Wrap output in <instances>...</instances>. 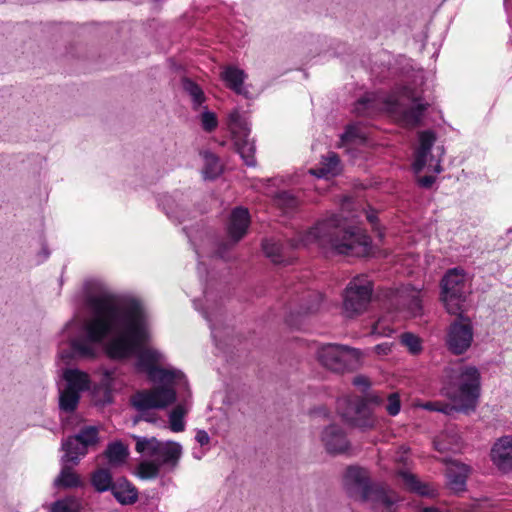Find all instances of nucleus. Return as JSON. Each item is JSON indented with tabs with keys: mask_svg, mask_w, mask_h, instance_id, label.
I'll return each instance as SVG.
<instances>
[{
	"mask_svg": "<svg viewBox=\"0 0 512 512\" xmlns=\"http://www.w3.org/2000/svg\"><path fill=\"white\" fill-rule=\"evenodd\" d=\"M358 412L359 413L354 416L351 425L363 429L371 428L374 426L375 421L372 418L371 411L365 401L362 403Z\"/></svg>",
	"mask_w": 512,
	"mask_h": 512,
	"instance_id": "obj_37",
	"label": "nucleus"
},
{
	"mask_svg": "<svg viewBox=\"0 0 512 512\" xmlns=\"http://www.w3.org/2000/svg\"><path fill=\"white\" fill-rule=\"evenodd\" d=\"M308 297V303L301 308V313L305 315L316 313L323 302V295L319 292H312Z\"/></svg>",
	"mask_w": 512,
	"mask_h": 512,
	"instance_id": "obj_41",
	"label": "nucleus"
},
{
	"mask_svg": "<svg viewBox=\"0 0 512 512\" xmlns=\"http://www.w3.org/2000/svg\"><path fill=\"white\" fill-rule=\"evenodd\" d=\"M81 485L79 476L72 470L68 463L62 462L60 474L54 480L57 488H74Z\"/></svg>",
	"mask_w": 512,
	"mask_h": 512,
	"instance_id": "obj_29",
	"label": "nucleus"
},
{
	"mask_svg": "<svg viewBox=\"0 0 512 512\" xmlns=\"http://www.w3.org/2000/svg\"><path fill=\"white\" fill-rule=\"evenodd\" d=\"M434 447L436 450L440 451V452H443L446 450V447L443 446L438 440H435L434 441Z\"/></svg>",
	"mask_w": 512,
	"mask_h": 512,
	"instance_id": "obj_55",
	"label": "nucleus"
},
{
	"mask_svg": "<svg viewBox=\"0 0 512 512\" xmlns=\"http://www.w3.org/2000/svg\"><path fill=\"white\" fill-rule=\"evenodd\" d=\"M372 284L366 276L353 278L343 293L342 312L345 317L353 318L363 313L371 300Z\"/></svg>",
	"mask_w": 512,
	"mask_h": 512,
	"instance_id": "obj_11",
	"label": "nucleus"
},
{
	"mask_svg": "<svg viewBox=\"0 0 512 512\" xmlns=\"http://www.w3.org/2000/svg\"><path fill=\"white\" fill-rule=\"evenodd\" d=\"M397 303L413 316L421 314V290L411 285H404L397 290Z\"/></svg>",
	"mask_w": 512,
	"mask_h": 512,
	"instance_id": "obj_20",
	"label": "nucleus"
},
{
	"mask_svg": "<svg viewBox=\"0 0 512 512\" xmlns=\"http://www.w3.org/2000/svg\"><path fill=\"white\" fill-rule=\"evenodd\" d=\"M203 160H204V167H203V176L205 179H215L217 178L221 172H222V165L219 161V158L209 152L204 151L202 153Z\"/></svg>",
	"mask_w": 512,
	"mask_h": 512,
	"instance_id": "obj_31",
	"label": "nucleus"
},
{
	"mask_svg": "<svg viewBox=\"0 0 512 512\" xmlns=\"http://www.w3.org/2000/svg\"><path fill=\"white\" fill-rule=\"evenodd\" d=\"M374 350L379 355H387L391 351V346L388 343H382L376 345Z\"/></svg>",
	"mask_w": 512,
	"mask_h": 512,
	"instance_id": "obj_50",
	"label": "nucleus"
},
{
	"mask_svg": "<svg viewBox=\"0 0 512 512\" xmlns=\"http://www.w3.org/2000/svg\"><path fill=\"white\" fill-rule=\"evenodd\" d=\"M150 312L146 301L137 294H130V359L135 360V369L146 374L158 386L134 394L130 401L139 412L133 424L144 420L155 423L157 418L152 410L163 409L176 401L177 385H187L185 375L175 368H161L165 356L151 342Z\"/></svg>",
	"mask_w": 512,
	"mask_h": 512,
	"instance_id": "obj_2",
	"label": "nucleus"
},
{
	"mask_svg": "<svg viewBox=\"0 0 512 512\" xmlns=\"http://www.w3.org/2000/svg\"><path fill=\"white\" fill-rule=\"evenodd\" d=\"M86 318L75 315L63 328L67 347L60 348L62 359H94L105 341L110 359L128 357V304L105 291L89 293L84 301Z\"/></svg>",
	"mask_w": 512,
	"mask_h": 512,
	"instance_id": "obj_1",
	"label": "nucleus"
},
{
	"mask_svg": "<svg viewBox=\"0 0 512 512\" xmlns=\"http://www.w3.org/2000/svg\"><path fill=\"white\" fill-rule=\"evenodd\" d=\"M397 476L409 491L426 497H435L437 495V490L432 485L421 482L416 475L411 473L409 470L399 469Z\"/></svg>",
	"mask_w": 512,
	"mask_h": 512,
	"instance_id": "obj_21",
	"label": "nucleus"
},
{
	"mask_svg": "<svg viewBox=\"0 0 512 512\" xmlns=\"http://www.w3.org/2000/svg\"><path fill=\"white\" fill-rule=\"evenodd\" d=\"M182 88L191 98L192 108L198 110L206 100L202 88L189 78L182 79Z\"/></svg>",
	"mask_w": 512,
	"mask_h": 512,
	"instance_id": "obj_30",
	"label": "nucleus"
},
{
	"mask_svg": "<svg viewBox=\"0 0 512 512\" xmlns=\"http://www.w3.org/2000/svg\"><path fill=\"white\" fill-rule=\"evenodd\" d=\"M99 373L101 374L100 384L105 390V402H110V393L116 391L122 381L120 380V374L117 368H100Z\"/></svg>",
	"mask_w": 512,
	"mask_h": 512,
	"instance_id": "obj_24",
	"label": "nucleus"
},
{
	"mask_svg": "<svg viewBox=\"0 0 512 512\" xmlns=\"http://www.w3.org/2000/svg\"><path fill=\"white\" fill-rule=\"evenodd\" d=\"M186 414V410L183 406H176L169 414L170 429L173 432H182L185 428V422L183 420Z\"/></svg>",
	"mask_w": 512,
	"mask_h": 512,
	"instance_id": "obj_38",
	"label": "nucleus"
},
{
	"mask_svg": "<svg viewBox=\"0 0 512 512\" xmlns=\"http://www.w3.org/2000/svg\"><path fill=\"white\" fill-rule=\"evenodd\" d=\"M393 331L394 329L386 324V320L384 318H380L373 324L371 333L378 336H390Z\"/></svg>",
	"mask_w": 512,
	"mask_h": 512,
	"instance_id": "obj_45",
	"label": "nucleus"
},
{
	"mask_svg": "<svg viewBox=\"0 0 512 512\" xmlns=\"http://www.w3.org/2000/svg\"><path fill=\"white\" fill-rule=\"evenodd\" d=\"M423 512H439V511H437L433 508H425V509H423Z\"/></svg>",
	"mask_w": 512,
	"mask_h": 512,
	"instance_id": "obj_56",
	"label": "nucleus"
},
{
	"mask_svg": "<svg viewBox=\"0 0 512 512\" xmlns=\"http://www.w3.org/2000/svg\"><path fill=\"white\" fill-rule=\"evenodd\" d=\"M466 313L453 314L456 318L446 328L445 346L455 356L465 354L472 347L474 341L473 322Z\"/></svg>",
	"mask_w": 512,
	"mask_h": 512,
	"instance_id": "obj_9",
	"label": "nucleus"
},
{
	"mask_svg": "<svg viewBox=\"0 0 512 512\" xmlns=\"http://www.w3.org/2000/svg\"><path fill=\"white\" fill-rule=\"evenodd\" d=\"M440 402H428L423 407L430 411H439Z\"/></svg>",
	"mask_w": 512,
	"mask_h": 512,
	"instance_id": "obj_53",
	"label": "nucleus"
},
{
	"mask_svg": "<svg viewBox=\"0 0 512 512\" xmlns=\"http://www.w3.org/2000/svg\"><path fill=\"white\" fill-rule=\"evenodd\" d=\"M395 461L398 462V463H403L404 465H406V463L408 461L407 450L398 452L397 456L395 457Z\"/></svg>",
	"mask_w": 512,
	"mask_h": 512,
	"instance_id": "obj_51",
	"label": "nucleus"
},
{
	"mask_svg": "<svg viewBox=\"0 0 512 512\" xmlns=\"http://www.w3.org/2000/svg\"><path fill=\"white\" fill-rule=\"evenodd\" d=\"M195 439L201 446L208 445L210 442V437L205 430H198Z\"/></svg>",
	"mask_w": 512,
	"mask_h": 512,
	"instance_id": "obj_49",
	"label": "nucleus"
},
{
	"mask_svg": "<svg viewBox=\"0 0 512 512\" xmlns=\"http://www.w3.org/2000/svg\"><path fill=\"white\" fill-rule=\"evenodd\" d=\"M469 468L458 462L450 463L446 468L447 486L455 493L465 490Z\"/></svg>",
	"mask_w": 512,
	"mask_h": 512,
	"instance_id": "obj_22",
	"label": "nucleus"
},
{
	"mask_svg": "<svg viewBox=\"0 0 512 512\" xmlns=\"http://www.w3.org/2000/svg\"><path fill=\"white\" fill-rule=\"evenodd\" d=\"M82 510V502L75 496L59 499L50 506V512H82Z\"/></svg>",
	"mask_w": 512,
	"mask_h": 512,
	"instance_id": "obj_32",
	"label": "nucleus"
},
{
	"mask_svg": "<svg viewBox=\"0 0 512 512\" xmlns=\"http://www.w3.org/2000/svg\"><path fill=\"white\" fill-rule=\"evenodd\" d=\"M274 203L284 213H291L299 206V200L288 191H280L274 196Z\"/></svg>",
	"mask_w": 512,
	"mask_h": 512,
	"instance_id": "obj_35",
	"label": "nucleus"
},
{
	"mask_svg": "<svg viewBox=\"0 0 512 512\" xmlns=\"http://www.w3.org/2000/svg\"><path fill=\"white\" fill-rule=\"evenodd\" d=\"M385 410L390 416H396L401 409L400 397L397 392L390 393L386 397Z\"/></svg>",
	"mask_w": 512,
	"mask_h": 512,
	"instance_id": "obj_43",
	"label": "nucleus"
},
{
	"mask_svg": "<svg viewBox=\"0 0 512 512\" xmlns=\"http://www.w3.org/2000/svg\"><path fill=\"white\" fill-rule=\"evenodd\" d=\"M138 499L137 489L133 486H130V505L135 503Z\"/></svg>",
	"mask_w": 512,
	"mask_h": 512,
	"instance_id": "obj_54",
	"label": "nucleus"
},
{
	"mask_svg": "<svg viewBox=\"0 0 512 512\" xmlns=\"http://www.w3.org/2000/svg\"><path fill=\"white\" fill-rule=\"evenodd\" d=\"M201 265H202L201 263H199V265H198V272H199V273H201V269H202V268H201Z\"/></svg>",
	"mask_w": 512,
	"mask_h": 512,
	"instance_id": "obj_57",
	"label": "nucleus"
},
{
	"mask_svg": "<svg viewBox=\"0 0 512 512\" xmlns=\"http://www.w3.org/2000/svg\"><path fill=\"white\" fill-rule=\"evenodd\" d=\"M445 394L466 414L474 412L480 398L481 374L479 369L470 364L456 362L445 369Z\"/></svg>",
	"mask_w": 512,
	"mask_h": 512,
	"instance_id": "obj_6",
	"label": "nucleus"
},
{
	"mask_svg": "<svg viewBox=\"0 0 512 512\" xmlns=\"http://www.w3.org/2000/svg\"><path fill=\"white\" fill-rule=\"evenodd\" d=\"M401 344L408 348L411 354H418L422 350L421 340L413 333L405 332L400 338Z\"/></svg>",
	"mask_w": 512,
	"mask_h": 512,
	"instance_id": "obj_40",
	"label": "nucleus"
},
{
	"mask_svg": "<svg viewBox=\"0 0 512 512\" xmlns=\"http://www.w3.org/2000/svg\"><path fill=\"white\" fill-rule=\"evenodd\" d=\"M135 440V451L144 458L137 467L136 475L141 479H155L160 470L173 471L179 465L183 447L179 442L160 441L156 437L131 436Z\"/></svg>",
	"mask_w": 512,
	"mask_h": 512,
	"instance_id": "obj_5",
	"label": "nucleus"
},
{
	"mask_svg": "<svg viewBox=\"0 0 512 512\" xmlns=\"http://www.w3.org/2000/svg\"><path fill=\"white\" fill-rule=\"evenodd\" d=\"M204 300L205 304L203 306H199V300H194V305L196 309L201 310L204 318L209 323L212 337L216 339L218 325L222 324L224 313L211 293L205 292Z\"/></svg>",
	"mask_w": 512,
	"mask_h": 512,
	"instance_id": "obj_17",
	"label": "nucleus"
},
{
	"mask_svg": "<svg viewBox=\"0 0 512 512\" xmlns=\"http://www.w3.org/2000/svg\"><path fill=\"white\" fill-rule=\"evenodd\" d=\"M80 395L66 388L60 390L59 393V409L64 413L74 412L79 404Z\"/></svg>",
	"mask_w": 512,
	"mask_h": 512,
	"instance_id": "obj_33",
	"label": "nucleus"
},
{
	"mask_svg": "<svg viewBox=\"0 0 512 512\" xmlns=\"http://www.w3.org/2000/svg\"><path fill=\"white\" fill-rule=\"evenodd\" d=\"M247 75L244 70L234 66H227L221 72V78L226 82L227 86L237 94L244 93L243 83Z\"/></svg>",
	"mask_w": 512,
	"mask_h": 512,
	"instance_id": "obj_25",
	"label": "nucleus"
},
{
	"mask_svg": "<svg viewBox=\"0 0 512 512\" xmlns=\"http://www.w3.org/2000/svg\"><path fill=\"white\" fill-rule=\"evenodd\" d=\"M353 384L357 387H360L363 391H366L370 387V382L368 378L362 375L356 376L353 379Z\"/></svg>",
	"mask_w": 512,
	"mask_h": 512,
	"instance_id": "obj_47",
	"label": "nucleus"
},
{
	"mask_svg": "<svg viewBox=\"0 0 512 512\" xmlns=\"http://www.w3.org/2000/svg\"><path fill=\"white\" fill-rule=\"evenodd\" d=\"M442 301L449 314L468 312L470 290L462 270L450 269L442 279Z\"/></svg>",
	"mask_w": 512,
	"mask_h": 512,
	"instance_id": "obj_8",
	"label": "nucleus"
},
{
	"mask_svg": "<svg viewBox=\"0 0 512 512\" xmlns=\"http://www.w3.org/2000/svg\"><path fill=\"white\" fill-rule=\"evenodd\" d=\"M339 157L334 152H329L327 157L324 159L323 167L319 170V173H315L318 177H325L328 174L335 175L338 172Z\"/></svg>",
	"mask_w": 512,
	"mask_h": 512,
	"instance_id": "obj_39",
	"label": "nucleus"
},
{
	"mask_svg": "<svg viewBox=\"0 0 512 512\" xmlns=\"http://www.w3.org/2000/svg\"><path fill=\"white\" fill-rule=\"evenodd\" d=\"M439 408L440 409L438 412H442L446 415H451L454 412L466 413V411L459 408V403H453V402H452V404L440 403Z\"/></svg>",
	"mask_w": 512,
	"mask_h": 512,
	"instance_id": "obj_46",
	"label": "nucleus"
},
{
	"mask_svg": "<svg viewBox=\"0 0 512 512\" xmlns=\"http://www.w3.org/2000/svg\"><path fill=\"white\" fill-rule=\"evenodd\" d=\"M91 484L97 492L111 490L114 497L123 505L128 504V488L118 490L113 484L112 475L107 468H98L91 474Z\"/></svg>",
	"mask_w": 512,
	"mask_h": 512,
	"instance_id": "obj_16",
	"label": "nucleus"
},
{
	"mask_svg": "<svg viewBox=\"0 0 512 512\" xmlns=\"http://www.w3.org/2000/svg\"><path fill=\"white\" fill-rule=\"evenodd\" d=\"M428 106L413 88L403 86L385 98L374 95L360 98L354 105V112L360 116H373L377 110L384 109L398 116L404 125L416 127Z\"/></svg>",
	"mask_w": 512,
	"mask_h": 512,
	"instance_id": "obj_4",
	"label": "nucleus"
},
{
	"mask_svg": "<svg viewBox=\"0 0 512 512\" xmlns=\"http://www.w3.org/2000/svg\"><path fill=\"white\" fill-rule=\"evenodd\" d=\"M366 219L369 223L372 225L376 224L377 222V215L376 212L373 210L365 211Z\"/></svg>",
	"mask_w": 512,
	"mask_h": 512,
	"instance_id": "obj_52",
	"label": "nucleus"
},
{
	"mask_svg": "<svg viewBox=\"0 0 512 512\" xmlns=\"http://www.w3.org/2000/svg\"><path fill=\"white\" fill-rule=\"evenodd\" d=\"M317 357L325 368L336 373H344L358 366L361 353L348 346L326 344L318 349Z\"/></svg>",
	"mask_w": 512,
	"mask_h": 512,
	"instance_id": "obj_10",
	"label": "nucleus"
},
{
	"mask_svg": "<svg viewBox=\"0 0 512 512\" xmlns=\"http://www.w3.org/2000/svg\"><path fill=\"white\" fill-rule=\"evenodd\" d=\"M250 224V216L247 209L235 208L230 215L227 226L228 240L218 243L215 255L225 258V253L236 245L247 233Z\"/></svg>",
	"mask_w": 512,
	"mask_h": 512,
	"instance_id": "obj_13",
	"label": "nucleus"
},
{
	"mask_svg": "<svg viewBox=\"0 0 512 512\" xmlns=\"http://www.w3.org/2000/svg\"><path fill=\"white\" fill-rule=\"evenodd\" d=\"M200 120H201L202 128L206 132H212L218 126V120H217L216 114L211 111H208L207 109H205L201 113Z\"/></svg>",
	"mask_w": 512,
	"mask_h": 512,
	"instance_id": "obj_44",
	"label": "nucleus"
},
{
	"mask_svg": "<svg viewBox=\"0 0 512 512\" xmlns=\"http://www.w3.org/2000/svg\"><path fill=\"white\" fill-rule=\"evenodd\" d=\"M228 127L233 137L237 135L249 136V128L236 109L230 112L228 116Z\"/></svg>",
	"mask_w": 512,
	"mask_h": 512,
	"instance_id": "obj_36",
	"label": "nucleus"
},
{
	"mask_svg": "<svg viewBox=\"0 0 512 512\" xmlns=\"http://www.w3.org/2000/svg\"><path fill=\"white\" fill-rule=\"evenodd\" d=\"M365 136L360 127L356 124L348 125L345 132L341 135V142L348 143L354 141H363Z\"/></svg>",
	"mask_w": 512,
	"mask_h": 512,
	"instance_id": "obj_42",
	"label": "nucleus"
},
{
	"mask_svg": "<svg viewBox=\"0 0 512 512\" xmlns=\"http://www.w3.org/2000/svg\"><path fill=\"white\" fill-rule=\"evenodd\" d=\"M321 442L329 454H341L349 448L345 432L335 424H330L322 430Z\"/></svg>",
	"mask_w": 512,
	"mask_h": 512,
	"instance_id": "obj_15",
	"label": "nucleus"
},
{
	"mask_svg": "<svg viewBox=\"0 0 512 512\" xmlns=\"http://www.w3.org/2000/svg\"><path fill=\"white\" fill-rule=\"evenodd\" d=\"M102 456L110 467H118L126 462L128 450L121 441H114L108 444Z\"/></svg>",
	"mask_w": 512,
	"mask_h": 512,
	"instance_id": "obj_26",
	"label": "nucleus"
},
{
	"mask_svg": "<svg viewBox=\"0 0 512 512\" xmlns=\"http://www.w3.org/2000/svg\"><path fill=\"white\" fill-rule=\"evenodd\" d=\"M262 248L265 255L274 263H283L285 261L283 244L273 239H266L262 243Z\"/></svg>",
	"mask_w": 512,
	"mask_h": 512,
	"instance_id": "obj_34",
	"label": "nucleus"
},
{
	"mask_svg": "<svg viewBox=\"0 0 512 512\" xmlns=\"http://www.w3.org/2000/svg\"><path fill=\"white\" fill-rule=\"evenodd\" d=\"M363 402L364 400L360 397L342 398L337 403V410L341 417L351 424Z\"/></svg>",
	"mask_w": 512,
	"mask_h": 512,
	"instance_id": "obj_28",
	"label": "nucleus"
},
{
	"mask_svg": "<svg viewBox=\"0 0 512 512\" xmlns=\"http://www.w3.org/2000/svg\"><path fill=\"white\" fill-rule=\"evenodd\" d=\"M344 486L349 495L378 512H395L399 501L397 494L382 484H371L366 469L357 466L347 468Z\"/></svg>",
	"mask_w": 512,
	"mask_h": 512,
	"instance_id": "obj_7",
	"label": "nucleus"
},
{
	"mask_svg": "<svg viewBox=\"0 0 512 512\" xmlns=\"http://www.w3.org/2000/svg\"><path fill=\"white\" fill-rule=\"evenodd\" d=\"M99 442L98 429L95 426H86L80 431L62 443L64 455L61 458L63 463H72L77 465L81 457H84L89 447Z\"/></svg>",
	"mask_w": 512,
	"mask_h": 512,
	"instance_id": "obj_12",
	"label": "nucleus"
},
{
	"mask_svg": "<svg viewBox=\"0 0 512 512\" xmlns=\"http://www.w3.org/2000/svg\"><path fill=\"white\" fill-rule=\"evenodd\" d=\"M352 206L347 198L342 203L341 214L319 221L314 227L289 241L291 248L315 243L325 252L351 256H365L370 250V237L359 227L348 223L344 213Z\"/></svg>",
	"mask_w": 512,
	"mask_h": 512,
	"instance_id": "obj_3",
	"label": "nucleus"
},
{
	"mask_svg": "<svg viewBox=\"0 0 512 512\" xmlns=\"http://www.w3.org/2000/svg\"><path fill=\"white\" fill-rule=\"evenodd\" d=\"M491 459L500 471H512V436L501 437L495 442L491 449Z\"/></svg>",
	"mask_w": 512,
	"mask_h": 512,
	"instance_id": "obj_18",
	"label": "nucleus"
},
{
	"mask_svg": "<svg viewBox=\"0 0 512 512\" xmlns=\"http://www.w3.org/2000/svg\"><path fill=\"white\" fill-rule=\"evenodd\" d=\"M435 180H436L435 176L426 175V176L418 178L417 182H418L419 186L428 189L433 185Z\"/></svg>",
	"mask_w": 512,
	"mask_h": 512,
	"instance_id": "obj_48",
	"label": "nucleus"
},
{
	"mask_svg": "<svg viewBox=\"0 0 512 512\" xmlns=\"http://www.w3.org/2000/svg\"><path fill=\"white\" fill-rule=\"evenodd\" d=\"M234 143L237 152L240 154L245 164L250 167L255 166L256 159L254 142L250 140L248 136L237 135L234 137Z\"/></svg>",
	"mask_w": 512,
	"mask_h": 512,
	"instance_id": "obj_27",
	"label": "nucleus"
},
{
	"mask_svg": "<svg viewBox=\"0 0 512 512\" xmlns=\"http://www.w3.org/2000/svg\"><path fill=\"white\" fill-rule=\"evenodd\" d=\"M418 139L419 146L415 151V159L412 164L414 172L418 174L424 167H428L435 173H440L442 171L440 159L431 153V149L436 141L435 133L430 130L419 132Z\"/></svg>",
	"mask_w": 512,
	"mask_h": 512,
	"instance_id": "obj_14",
	"label": "nucleus"
},
{
	"mask_svg": "<svg viewBox=\"0 0 512 512\" xmlns=\"http://www.w3.org/2000/svg\"><path fill=\"white\" fill-rule=\"evenodd\" d=\"M63 378L66 381L64 388L76 392L81 396V393L89 390L90 388V377L86 372H83L76 368H69L64 370Z\"/></svg>",
	"mask_w": 512,
	"mask_h": 512,
	"instance_id": "obj_23",
	"label": "nucleus"
},
{
	"mask_svg": "<svg viewBox=\"0 0 512 512\" xmlns=\"http://www.w3.org/2000/svg\"><path fill=\"white\" fill-rule=\"evenodd\" d=\"M160 205L169 218L182 221L185 217L188 202L187 197L182 192L165 194L160 198Z\"/></svg>",
	"mask_w": 512,
	"mask_h": 512,
	"instance_id": "obj_19",
	"label": "nucleus"
},
{
	"mask_svg": "<svg viewBox=\"0 0 512 512\" xmlns=\"http://www.w3.org/2000/svg\"><path fill=\"white\" fill-rule=\"evenodd\" d=\"M508 0H504V5L507 6Z\"/></svg>",
	"mask_w": 512,
	"mask_h": 512,
	"instance_id": "obj_58",
	"label": "nucleus"
}]
</instances>
